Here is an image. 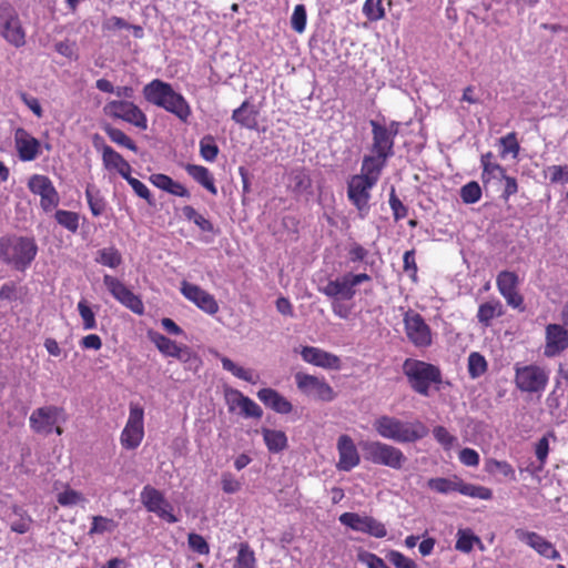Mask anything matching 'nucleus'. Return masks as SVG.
<instances>
[{
	"mask_svg": "<svg viewBox=\"0 0 568 568\" xmlns=\"http://www.w3.org/2000/svg\"><path fill=\"white\" fill-rule=\"evenodd\" d=\"M373 428L382 438L398 444L416 443L428 434V427L419 419L403 420L389 415L376 417Z\"/></svg>",
	"mask_w": 568,
	"mask_h": 568,
	"instance_id": "1",
	"label": "nucleus"
},
{
	"mask_svg": "<svg viewBox=\"0 0 568 568\" xmlns=\"http://www.w3.org/2000/svg\"><path fill=\"white\" fill-rule=\"evenodd\" d=\"M143 95L148 102L174 114L182 122H187L191 116L192 111L186 99L168 82L152 80L144 85Z\"/></svg>",
	"mask_w": 568,
	"mask_h": 568,
	"instance_id": "2",
	"label": "nucleus"
},
{
	"mask_svg": "<svg viewBox=\"0 0 568 568\" xmlns=\"http://www.w3.org/2000/svg\"><path fill=\"white\" fill-rule=\"evenodd\" d=\"M143 95L148 102L174 114L182 122H187L191 116L192 111L186 99L168 82L152 80L144 85Z\"/></svg>",
	"mask_w": 568,
	"mask_h": 568,
	"instance_id": "3",
	"label": "nucleus"
},
{
	"mask_svg": "<svg viewBox=\"0 0 568 568\" xmlns=\"http://www.w3.org/2000/svg\"><path fill=\"white\" fill-rule=\"evenodd\" d=\"M38 254V244L31 236L17 234L0 237V261L9 267L24 272Z\"/></svg>",
	"mask_w": 568,
	"mask_h": 568,
	"instance_id": "4",
	"label": "nucleus"
},
{
	"mask_svg": "<svg viewBox=\"0 0 568 568\" xmlns=\"http://www.w3.org/2000/svg\"><path fill=\"white\" fill-rule=\"evenodd\" d=\"M403 372L412 388L423 396L429 395L432 384H439L442 382L439 368L423 361L406 359L403 365Z\"/></svg>",
	"mask_w": 568,
	"mask_h": 568,
	"instance_id": "5",
	"label": "nucleus"
},
{
	"mask_svg": "<svg viewBox=\"0 0 568 568\" xmlns=\"http://www.w3.org/2000/svg\"><path fill=\"white\" fill-rule=\"evenodd\" d=\"M427 487L438 494H450L457 491L464 496L477 498L481 500H489L493 498V490L488 487L469 484L464 481L458 476L434 477L428 479Z\"/></svg>",
	"mask_w": 568,
	"mask_h": 568,
	"instance_id": "6",
	"label": "nucleus"
},
{
	"mask_svg": "<svg viewBox=\"0 0 568 568\" xmlns=\"http://www.w3.org/2000/svg\"><path fill=\"white\" fill-rule=\"evenodd\" d=\"M365 459L392 469H400L407 462L404 453L396 446L379 440H366L361 444Z\"/></svg>",
	"mask_w": 568,
	"mask_h": 568,
	"instance_id": "7",
	"label": "nucleus"
},
{
	"mask_svg": "<svg viewBox=\"0 0 568 568\" xmlns=\"http://www.w3.org/2000/svg\"><path fill=\"white\" fill-rule=\"evenodd\" d=\"M67 415L62 407L55 405H45L36 408L30 417L29 425L36 434L48 436L52 433L62 435V423H65Z\"/></svg>",
	"mask_w": 568,
	"mask_h": 568,
	"instance_id": "8",
	"label": "nucleus"
},
{
	"mask_svg": "<svg viewBox=\"0 0 568 568\" xmlns=\"http://www.w3.org/2000/svg\"><path fill=\"white\" fill-rule=\"evenodd\" d=\"M549 382V371L545 367L528 364L515 365V385L523 393L542 394Z\"/></svg>",
	"mask_w": 568,
	"mask_h": 568,
	"instance_id": "9",
	"label": "nucleus"
},
{
	"mask_svg": "<svg viewBox=\"0 0 568 568\" xmlns=\"http://www.w3.org/2000/svg\"><path fill=\"white\" fill-rule=\"evenodd\" d=\"M369 281L371 276L366 273H345L329 280L326 285L320 287V292L332 300L349 301L356 295V286Z\"/></svg>",
	"mask_w": 568,
	"mask_h": 568,
	"instance_id": "10",
	"label": "nucleus"
},
{
	"mask_svg": "<svg viewBox=\"0 0 568 568\" xmlns=\"http://www.w3.org/2000/svg\"><path fill=\"white\" fill-rule=\"evenodd\" d=\"M103 113L109 118L130 123L140 130L148 129L145 113L132 101L111 100L104 104Z\"/></svg>",
	"mask_w": 568,
	"mask_h": 568,
	"instance_id": "11",
	"label": "nucleus"
},
{
	"mask_svg": "<svg viewBox=\"0 0 568 568\" xmlns=\"http://www.w3.org/2000/svg\"><path fill=\"white\" fill-rule=\"evenodd\" d=\"M0 36L11 45L21 48L26 44V30L16 9L0 4Z\"/></svg>",
	"mask_w": 568,
	"mask_h": 568,
	"instance_id": "12",
	"label": "nucleus"
},
{
	"mask_svg": "<svg viewBox=\"0 0 568 568\" xmlns=\"http://www.w3.org/2000/svg\"><path fill=\"white\" fill-rule=\"evenodd\" d=\"M140 500L145 509L155 514L160 519L175 524L180 518L174 514L173 505L165 498L164 494L151 485H145L140 493Z\"/></svg>",
	"mask_w": 568,
	"mask_h": 568,
	"instance_id": "13",
	"label": "nucleus"
},
{
	"mask_svg": "<svg viewBox=\"0 0 568 568\" xmlns=\"http://www.w3.org/2000/svg\"><path fill=\"white\" fill-rule=\"evenodd\" d=\"M144 437V410L139 404L131 403L129 417L120 436V443L125 449H135Z\"/></svg>",
	"mask_w": 568,
	"mask_h": 568,
	"instance_id": "14",
	"label": "nucleus"
},
{
	"mask_svg": "<svg viewBox=\"0 0 568 568\" xmlns=\"http://www.w3.org/2000/svg\"><path fill=\"white\" fill-rule=\"evenodd\" d=\"M294 379L298 390L310 398L332 402L336 397V393L324 378L298 372L294 375Z\"/></svg>",
	"mask_w": 568,
	"mask_h": 568,
	"instance_id": "15",
	"label": "nucleus"
},
{
	"mask_svg": "<svg viewBox=\"0 0 568 568\" xmlns=\"http://www.w3.org/2000/svg\"><path fill=\"white\" fill-rule=\"evenodd\" d=\"M405 333L416 347H428L433 343V333L420 314L408 311L404 314Z\"/></svg>",
	"mask_w": 568,
	"mask_h": 568,
	"instance_id": "16",
	"label": "nucleus"
},
{
	"mask_svg": "<svg viewBox=\"0 0 568 568\" xmlns=\"http://www.w3.org/2000/svg\"><path fill=\"white\" fill-rule=\"evenodd\" d=\"M373 144L372 152L386 158L393 155L394 139L399 131L398 122H390L388 125H382L377 121H371Z\"/></svg>",
	"mask_w": 568,
	"mask_h": 568,
	"instance_id": "17",
	"label": "nucleus"
},
{
	"mask_svg": "<svg viewBox=\"0 0 568 568\" xmlns=\"http://www.w3.org/2000/svg\"><path fill=\"white\" fill-rule=\"evenodd\" d=\"M103 284L110 294L123 306L138 315H142L144 313V304L142 300L129 290L120 280L105 274L103 276Z\"/></svg>",
	"mask_w": 568,
	"mask_h": 568,
	"instance_id": "18",
	"label": "nucleus"
},
{
	"mask_svg": "<svg viewBox=\"0 0 568 568\" xmlns=\"http://www.w3.org/2000/svg\"><path fill=\"white\" fill-rule=\"evenodd\" d=\"M28 187L33 194L40 196V206L43 211L50 212L59 205V193L47 175H31Z\"/></svg>",
	"mask_w": 568,
	"mask_h": 568,
	"instance_id": "19",
	"label": "nucleus"
},
{
	"mask_svg": "<svg viewBox=\"0 0 568 568\" xmlns=\"http://www.w3.org/2000/svg\"><path fill=\"white\" fill-rule=\"evenodd\" d=\"M376 183L365 176L356 174L352 176L347 186V195L349 201L359 211L362 217L368 210V201L371 199V190Z\"/></svg>",
	"mask_w": 568,
	"mask_h": 568,
	"instance_id": "20",
	"label": "nucleus"
},
{
	"mask_svg": "<svg viewBox=\"0 0 568 568\" xmlns=\"http://www.w3.org/2000/svg\"><path fill=\"white\" fill-rule=\"evenodd\" d=\"M180 291L187 301L195 304L204 313L215 315L219 312L215 297L199 285L183 281Z\"/></svg>",
	"mask_w": 568,
	"mask_h": 568,
	"instance_id": "21",
	"label": "nucleus"
},
{
	"mask_svg": "<svg viewBox=\"0 0 568 568\" xmlns=\"http://www.w3.org/2000/svg\"><path fill=\"white\" fill-rule=\"evenodd\" d=\"M518 276L510 271H503L497 275L496 285L500 295L513 308L523 310L524 297L518 292Z\"/></svg>",
	"mask_w": 568,
	"mask_h": 568,
	"instance_id": "22",
	"label": "nucleus"
},
{
	"mask_svg": "<svg viewBox=\"0 0 568 568\" xmlns=\"http://www.w3.org/2000/svg\"><path fill=\"white\" fill-rule=\"evenodd\" d=\"M515 535L518 540L528 545L538 555L552 560L560 558V554L555 546L539 534L518 528L515 530Z\"/></svg>",
	"mask_w": 568,
	"mask_h": 568,
	"instance_id": "23",
	"label": "nucleus"
},
{
	"mask_svg": "<svg viewBox=\"0 0 568 568\" xmlns=\"http://www.w3.org/2000/svg\"><path fill=\"white\" fill-rule=\"evenodd\" d=\"M302 359L323 369H339L341 359L337 355L315 346H302L300 349Z\"/></svg>",
	"mask_w": 568,
	"mask_h": 568,
	"instance_id": "24",
	"label": "nucleus"
},
{
	"mask_svg": "<svg viewBox=\"0 0 568 568\" xmlns=\"http://www.w3.org/2000/svg\"><path fill=\"white\" fill-rule=\"evenodd\" d=\"M336 448L338 453L336 467L338 470L349 471L359 465V453L348 435L344 434L338 437Z\"/></svg>",
	"mask_w": 568,
	"mask_h": 568,
	"instance_id": "25",
	"label": "nucleus"
},
{
	"mask_svg": "<svg viewBox=\"0 0 568 568\" xmlns=\"http://www.w3.org/2000/svg\"><path fill=\"white\" fill-rule=\"evenodd\" d=\"M14 146L21 161L30 162L41 153V143L23 128H18L13 134Z\"/></svg>",
	"mask_w": 568,
	"mask_h": 568,
	"instance_id": "26",
	"label": "nucleus"
},
{
	"mask_svg": "<svg viewBox=\"0 0 568 568\" xmlns=\"http://www.w3.org/2000/svg\"><path fill=\"white\" fill-rule=\"evenodd\" d=\"M568 348V331L559 324L546 327V344L544 355L555 357Z\"/></svg>",
	"mask_w": 568,
	"mask_h": 568,
	"instance_id": "27",
	"label": "nucleus"
},
{
	"mask_svg": "<svg viewBox=\"0 0 568 568\" xmlns=\"http://www.w3.org/2000/svg\"><path fill=\"white\" fill-rule=\"evenodd\" d=\"M148 337L164 356L174 357L183 362H186L191 356L189 347L178 345L174 341L159 332L150 329Z\"/></svg>",
	"mask_w": 568,
	"mask_h": 568,
	"instance_id": "28",
	"label": "nucleus"
},
{
	"mask_svg": "<svg viewBox=\"0 0 568 568\" xmlns=\"http://www.w3.org/2000/svg\"><path fill=\"white\" fill-rule=\"evenodd\" d=\"M257 398L268 408L277 414L286 415L292 413V403L273 388H262L257 392Z\"/></svg>",
	"mask_w": 568,
	"mask_h": 568,
	"instance_id": "29",
	"label": "nucleus"
},
{
	"mask_svg": "<svg viewBox=\"0 0 568 568\" xmlns=\"http://www.w3.org/2000/svg\"><path fill=\"white\" fill-rule=\"evenodd\" d=\"M100 150L102 153V161L105 169L118 171V173L122 178L131 173V165L128 161L123 159V156L120 153H118L106 144H102Z\"/></svg>",
	"mask_w": 568,
	"mask_h": 568,
	"instance_id": "30",
	"label": "nucleus"
},
{
	"mask_svg": "<svg viewBox=\"0 0 568 568\" xmlns=\"http://www.w3.org/2000/svg\"><path fill=\"white\" fill-rule=\"evenodd\" d=\"M258 111L248 101H244L232 113V120L248 130H257Z\"/></svg>",
	"mask_w": 568,
	"mask_h": 568,
	"instance_id": "31",
	"label": "nucleus"
},
{
	"mask_svg": "<svg viewBox=\"0 0 568 568\" xmlns=\"http://www.w3.org/2000/svg\"><path fill=\"white\" fill-rule=\"evenodd\" d=\"M150 182L158 189L180 197H190L189 190L169 175L156 173L150 176Z\"/></svg>",
	"mask_w": 568,
	"mask_h": 568,
	"instance_id": "32",
	"label": "nucleus"
},
{
	"mask_svg": "<svg viewBox=\"0 0 568 568\" xmlns=\"http://www.w3.org/2000/svg\"><path fill=\"white\" fill-rule=\"evenodd\" d=\"M387 159L377 153L364 156L359 175L377 183Z\"/></svg>",
	"mask_w": 568,
	"mask_h": 568,
	"instance_id": "33",
	"label": "nucleus"
},
{
	"mask_svg": "<svg viewBox=\"0 0 568 568\" xmlns=\"http://www.w3.org/2000/svg\"><path fill=\"white\" fill-rule=\"evenodd\" d=\"M485 471L490 476H500L506 480H516V470L506 460H499L493 457L486 458L484 464Z\"/></svg>",
	"mask_w": 568,
	"mask_h": 568,
	"instance_id": "34",
	"label": "nucleus"
},
{
	"mask_svg": "<svg viewBox=\"0 0 568 568\" xmlns=\"http://www.w3.org/2000/svg\"><path fill=\"white\" fill-rule=\"evenodd\" d=\"M187 174L193 178L199 184L206 189L211 194L216 195L217 189L214 184V178L212 173L202 165L187 164L185 166Z\"/></svg>",
	"mask_w": 568,
	"mask_h": 568,
	"instance_id": "35",
	"label": "nucleus"
},
{
	"mask_svg": "<svg viewBox=\"0 0 568 568\" xmlns=\"http://www.w3.org/2000/svg\"><path fill=\"white\" fill-rule=\"evenodd\" d=\"M263 440L270 453L277 454L287 448V436L283 430L262 428Z\"/></svg>",
	"mask_w": 568,
	"mask_h": 568,
	"instance_id": "36",
	"label": "nucleus"
},
{
	"mask_svg": "<svg viewBox=\"0 0 568 568\" xmlns=\"http://www.w3.org/2000/svg\"><path fill=\"white\" fill-rule=\"evenodd\" d=\"M504 314V306L498 300H490L483 303L478 307L477 318L485 325L489 326L491 321L496 317H500Z\"/></svg>",
	"mask_w": 568,
	"mask_h": 568,
	"instance_id": "37",
	"label": "nucleus"
},
{
	"mask_svg": "<svg viewBox=\"0 0 568 568\" xmlns=\"http://www.w3.org/2000/svg\"><path fill=\"white\" fill-rule=\"evenodd\" d=\"M457 540L455 544V548L458 551L468 554L473 550L474 546L477 545L480 549H483V542L478 536H476L470 529H458L457 531Z\"/></svg>",
	"mask_w": 568,
	"mask_h": 568,
	"instance_id": "38",
	"label": "nucleus"
},
{
	"mask_svg": "<svg viewBox=\"0 0 568 568\" xmlns=\"http://www.w3.org/2000/svg\"><path fill=\"white\" fill-rule=\"evenodd\" d=\"M12 514L9 516L11 529L18 534H24L31 526V517L27 511L17 505L12 506Z\"/></svg>",
	"mask_w": 568,
	"mask_h": 568,
	"instance_id": "39",
	"label": "nucleus"
},
{
	"mask_svg": "<svg viewBox=\"0 0 568 568\" xmlns=\"http://www.w3.org/2000/svg\"><path fill=\"white\" fill-rule=\"evenodd\" d=\"M85 197L93 216H100L104 213L106 202L98 189L92 185H88L85 190Z\"/></svg>",
	"mask_w": 568,
	"mask_h": 568,
	"instance_id": "40",
	"label": "nucleus"
},
{
	"mask_svg": "<svg viewBox=\"0 0 568 568\" xmlns=\"http://www.w3.org/2000/svg\"><path fill=\"white\" fill-rule=\"evenodd\" d=\"M498 142L500 145V156L503 159L511 156V159L515 160L518 158L520 145L517 141L516 133L510 132L505 136L500 138Z\"/></svg>",
	"mask_w": 568,
	"mask_h": 568,
	"instance_id": "41",
	"label": "nucleus"
},
{
	"mask_svg": "<svg viewBox=\"0 0 568 568\" xmlns=\"http://www.w3.org/2000/svg\"><path fill=\"white\" fill-rule=\"evenodd\" d=\"M55 221L62 227L71 233H77L79 230L80 215L77 212L67 210H57L54 214Z\"/></svg>",
	"mask_w": 568,
	"mask_h": 568,
	"instance_id": "42",
	"label": "nucleus"
},
{
	"mask_svg": "<svg viewBox=\"0 0 568 568\" xmlns=\"http://www.w3.org/2000/svg\"><path fill=\"white\" fill-rule=\"evenodd\" d=\"M95 261L101 265L115 268L122 263V256L115 247L111 246L98 251Z\"/></svg>",
	"mask_w": 568,
	"mask_h": 568,
	"instance_id": "43",
	"label": "nucleus"
},
{
	"mask_svg": "<svg viewBox=\"0 0 568 568\" xmlns=\"http://www.w3.org/2000/svg\"><path fill=\"white\" fill-rule=\"evenodd\" d=\"M433 436L444 450L449 452L458 446V438L444 426L433 428Z\"/></svg>",
	"mask_w": 568,
	"mask_h": 568,
	"instance_id": "44",
	"label": "nucleus"
},
{
	"mask_svg": "<svg viewBox=\"0 0 568 568\" xmlns=\"http://www.w3.org/2000/svg\"><path fill=\"white\" fill-rule=\"evenodd\" d=\"M234 568H257L255 554L245 542L240 545Z\"/></svg>",
	"mask_w": 568,
	"mask_h": 568,
	"instance_id": "45",
	"label": "nucleus"
},
{
	"mask_svg": "<svg viewBox=\"0 0 568 568\" xmlns=\"http://www.w3.org/2000/svg\"><path fill=\"white\" fill-rule=\"evenodd\" d=\"M104 131L113 143H115L120 146H124L133 152H138V146L133 142V140L130 136H128L120 129L113 128L111 125H106L104 128Z\"/></svg>",
	"mask_w": 568,
	"mask_h": 568,
	"instance_id": "46",
	"label": "nucleus"
},
{
	"mask_svg": "<svg viewBox=\"0 0 568 568\" xmlns=\"http://www.w3.org/2000/svg\"><path fill=\"white\" fill-rule=\"evenodd\" d=\"M118 527L116 521L103 516H93L92 525L89 535H102L105 532H113Z\"/></svg>",
	"mask_w": 568,
	"mask_h": 568,
	"instance_id": "47",
	"label": "nucleus"
},
{
	"mask_svg": "<svg viewBox=\"0 0 568 568\" xmlns=\"http://www.w3.org/2000/svg\"><path fill=\"white\" fill-rule=\"evenodd\" d=\"M57 500L63 507H72L79 504H84L87 501L82 493L69 487L58 494Z\"/></svg>",
	"mask_w": 568,
	"mask_h": 568,
	"instance_id": "48",
	"label": "nucleus"
},
{
	"mask_svg": "<svg viewBox=\"0 0 568 568\" xmlns=\"http://www.w3.org/2000/svg\"><path fill=\"white\" fill-rule=\"evenodd\" d=\"M77 308L82 320L83 329L90 331L97 328L95 313L92 311L88 302L85 300H81L78 303Z\"/></svg>",
	"mask_w": 568,
	"mask_h": 568,
	"instance_id": "49",
	"label": "nucleus"
},
{
	"mask_svg": "<svg viewBox=\"0 0 568 568\" xmlns=\"http://www.w3.org/2000/svg\"><path fill=\"white\" fill-rule=\"evenodd\" d=\"M487 369V361L485 357L477 353L473 352L468 356V373L473 378H477L481 376Z\"/></svg>",
	"mask_w": 568,
	"mask_h": 568,
	"instance_id": "50",
	"label": "nucleus"
},
{
	"mask_svg": "<svg viewBox=\"0 0 568 568\" xmlns=\"http://www.w3.org/2000/svg\"><path fill=\"white\" fill-rule=\"evenodd\" d=\"M200 154L207 162H213L216 159L219 146L213 136L205 135L200 140Z\"/></svg>",
	"mask_w": 568,
	"mask_h": 568,
	"instance_id": "51",
	"label": "nucleus"
},
{
	"mask_svg": "<svg viewBox=\"0 0 568 568\" xmlns=\"http://www.w3.org/2000/svg\"><path fill=\"white\" fill-rule=\"evenodd\" d=\"M363 13L369 21L382 20L385 17L382 0H366L363 6Z\"/></svg>",
	"mask_w": 568,
	"mask_h": 568,
	"instance_id": "52",
	"label": "nucleus"
},
{
	"mask_svg": "<svg viewBox=\"0 0 568 568\" xmlns=\"http://www.w3.org/2000/svg\"><path fill=\"white\" fill-rule=\"evenodd\" d=\"M366 516L357 513H344L339 516V521L354 531L363 532Z\"/></svg>",
	"mask_w": 568,
	"mask_h": 568,
	"instance_id": "53",
	"label": "nucleus"
},
{
	"mask_svg": "<svg viewBox=\"0 0 568 568\" xmlns=\"http://www.w3.org/2000/svg\"><path fill=\"white\" fill-rule=\"evenodd\" d=\"M545 173L554 184H568V164L550 165Z\"/></svg>",
	"mask_w": 568,
	"mask_h": 568,
	"instance_id": "54",
	"label": "nucleus"
},
{
	"mask_svg": "<svg viewBox=\"0 0 568 568\" xmlns=\"http://www.w3.org/2000/svg\"><path fill=\"white\" fill-rule=\"evenodd\" d=\"M460 197L466 204H474L481 197V189L477 182H469L460 190Z\"/></svg>",
	"mask_w": 568,
	"mask_h": 568,
	"instance_id": "55",
	"label": "nucleus"
},
{
	"mask_svg": "<svg viewBox=\"0 0 568 568\" xmlns=\"http://www.w3.org/2000/svg\"><path fill=\"white\" fill-rule=\"evenodd\" d=\"M306 19L307 16L304 4L295 6L291 17V26L293 30L297 33H303L306 28Z\"/></svg>",
	"mask_w": 568,
	"mask_h": 568,
	"instance_id": "56",
	"label": "nucleus"
},
{
	"mask_svg": "<svg viewBox=\"0 0 568 568\" xmlns=\"http://www.w3.org/2000/svg\"><path fill=\"white\" fill-rule=\"evenodd\" d=\"M363 532L368 534L375 538H383L386 536L387 530L384 524L372 516H366Z\"/></svg>",
	"mask_w": 568,
	"mask_h": 568,
	"instance_id": "57",
	"label": "nucleus"
},
{
	"mask_svg": "<svg viewBox=\"0 0 568 568\" xmlns=\"http://www.w3.org/2000/svg\"><path fill=\"white\" fill-rule=\"evenodd\" d=\"M386 558L395 568H417V564L400 551L390 550Z\"/></svg>",
	"mask_w": 568,
	"mask_h": 568,
	"instance_id": "58",
	"label": "nucleus"
},
{
	"mask_svg": "<svg viewBox=\"0 0 568 568\" xmlns=\"http://www.w3.org/2000/svg\"><path fill=\"white\" fill-rule=\"evenodd\" d=\"M187 545L191 550L200 555H209L210 552L207 541L199 534L190 532L187 536Z\"/></svg>",
	"mask_w": 568,
	"mask_h": 568,
	"instance_id": "59",
	"label": "nucleus"
},
{
	"mask_svg": "<svg viewBox=\"0 0 568 568\" xmlns=\"http://www.w3.org/2000/svg\"><path fill=\"white\" fill-rule=\"evenodd\" d=\"M221 486L225 494H235L241 490L242 481L232 473L225 471L221 476Z\"/></svg>",
	"mask_w": 568,
	"mask_h": 568,
	"instance_id": "60",
	"label": "nucleus"
},
{
	"mask_svg": "<svg viewBox=\"0 0 568 568\" xmlns=\"http://www.w3.org/2000/svg\"><path fill=\"white\" fill-rule=\"evenodd\" d=\"M506 171L498 163L486 164L483 168L481 179L484 183H489L493 180H501L505 178Z\"/></svg>",
	"mask_w": 568,
	"mask_h": 568,
	"instance_id": "61",
	"label": "nucleus"
},
{
	"mask_svg": "<svg viewBox=\"0 0 568 568\" xmlns=\"http://www.w3.org/2000/svg\"><path fill=\"white\" fill-rule=\"evenodd\" d=\"M123 179L130 184V186L133 189L134 193L139 197L148 201L149 203H152L151 192L144 183H142L140 180L131 176V173H129Z\"/></svg>",
	"mask_w": 568,
	"mask_h": 568,
	"instance_id": "62",
	"label": "nucleus"
},
{
	"mask_svg": "<svg viewBox=\"0 0 568 568\" xmlns=\"http://www.w3.org/2000/svg\"><path fill=\"white\" fill-rule=\"evenodd\" d=\"M458 459L460 464H463L466 467H477L480 462L479 454L475 449L469 447H465L459 450Z\"/></svg>",
	"mask_w": 568,
	"mask_h": 568,
	"instance_id": "63",
	"label": "nucleus"
},
{
	"mask_svg": "<svg viewBox=\"0 0 568 568\" xmlns=\"http://www.w3.org/2000/svg\"><path fill=\"white\" fill-rule=\"evenodd\" d=\"M358 560L368 568H389L382 558L368 551H361L358 554Z\"/></svg>",
	"mask_w": 568,
	"mask_h": 568,
	"instance_id": "64",
	"label": "nucleus"
}]
</instances>
